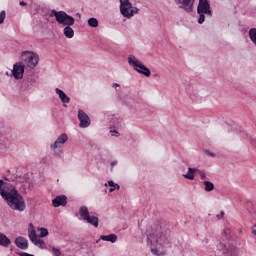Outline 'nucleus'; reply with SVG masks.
I'll list each match as a JSON object with an SVG mask.
<instances>
[{
    "label": "nucleus",
    "instance_id": "4be33fe9",
    "mask_svg": "<svg viewBox=\"0 0 256 256\" xmlns=\"http://www.w3.org/2000/svg\"><path fill=\"white\" fill-rule=\"evenodd\" d=\"M64 36L68 39H71L74 37V30L70 26H65L64 28Z\"/></svg>",
    "mask_w": 256,
    "mask_h": 256
},
{
    "label": "nucleus",
    "instance_id": "a878e982",
    "mask_svg": "<svg viewBox=\"0 0 256 256\" xmlns=\"http://www.w3.org/2000/svg\"><path fill=\"white\" fill-rule=\"evenodd\" d=\"M41 233L39 234L38 238H44L48 236L47 228H39L38 229Z\"/></svg>",
    "mask_w": 256,
    "mask_h": 256
},
{
    "label": "nucleus",
    "instance_id": "4468645a",
    "mask_svg": "<svg viewBox=\"0 0 256 256\" xmlns=\"http://www.w3.org/2000/svg\"><path fill=\"white\" fill-rule=\"evenodd\" d=\"M68 140L69 137L66 135V133H62L60 136H58L57 140H55L54 144L51 145V149H60Z\"/></svg>",
    "mask_w": 256,
    "mask_h": 256
},
{
    "label": "nucleus",
    "instance_id": "6ab92c4d",
    "mask_svg": "<svg viewBox=\"0 0 256 256\" xmlns=\"http://www.w3.org/2000/svg\"><path fill=\"white\" fill-rule=\"evenodd\" d=\"M11 243L12 242L5 234L0 233V246L7 248Z\"/></svg>",
    "mask_w": 256,
    "mask_h": 256
},
{
    "label": "nucleus",
    "instance_id": "c756f323",
    "mask_svg": "<svg viewBox=\"0 0 256 256\" xmlns=\"http://www.w3.org/2000/svg\"><path fill=\"white\" fill-rule=\"evenodd\" d=\"M115 190H119V185L118 184H116V186L110 187L109 193H112Z\"/></svg>",
    "mask_w": 256,
    "mask_h": 256
},
{
    "label": "nucleus",
    "instance_id": "c9c22d12",
    "mask_svg": "<svg viewBox=\"0 0 256 256\" xmlns=\"http://www.w3.org/2000/svg\"><path fill=\"white\" fill-rule=\"evenodd\" d=\"M20 6H26L25 1H20Z\"/></svg>",
    "mask_w": 256,
    "mask_h": 256
},
{
    "label": "nucleus",
    "instance_id": "cd10ccee",
    "mask_svg": "<svg viewBox=\"0 0 256 256\" xmlns=\"http://www.w3.org/2000/svg\"><path fill=\"white\" fill-rule=\"evenodd\" d=\"M52 253H54L55 256H61V251L58 248H52Z\"/></svg>",
    "mask_w": 256,
    "mask_h": 256
},
{
    "label": "nucleus",
    "instance_id": "dca6fc26",
    "mask_svg": "<svg viewBox=\"0 0 256 256\" xmlns=\"http://www.w3.org/2000/svg\"><path fill=\"white\" fill-rule=\"evenodd\" d=\"M14 244H16V247L20 250L28 249V240L23 237H17L16 240H14Z\"/></svg>",
    "mask_w": 256,
    "mask_h": 256
},
{
    "label": "nucleus",
    "instance_id": "4c0bfd02",
    "mask_svg": "<svg viewBox=\"0 0 256 256\" xmlns=\"http://www.w3.org/2000/svg\"><path fill=\"white\" fill-rule=\"evenodd\" d=\"M113 133H115V134H116V135H115L116 137L118 136V132H117V131H113Z\"/></svg>",
    "mask_w": 256,
    "mask_h": 256
},
{
    "label": "nucleus",
    "instance_id": "39448f33",
    "mask_svg": "<svg viewBox=\"0 0 256 256\" xmlns=\"http://www.w3.org/2000/svg\"><path fill=\"white\" fill-rule=\"evenodd\" d=\"M198 23L200 25L204 24L205 22V15L211 17L212 10L208 0H199L198 4Z\"/></svg>",
    "mask_w": 256,
    "mask_h": 256
},
{
    "label": "nucleus",
    "instance_id": "9b49d317",
    "mask_svg": "<svg viewBox=\"0 0 256 256\" xmlns=\"http://www.w3.org/2000/svg\"><path fill=\"white\" fill-rule=\"evenodd\" d=\"M25 72V65L23 62H17L13 65L12 76L16 80H21L23 78V73Z\"/></svg>",
    "mask_w": 256,
    "mask_h": 256
},
{
    "label": "nucleus",
    "instance_id": "f8f14e48",
    "mask_svg": "<svg viewBox=\"0 0 256 256\" xmlns=\"http://www.w3.org/2000/svg\"><path fill=\"white\" fill-rule=\"evenodd\" d=\"M179 8L184 9L187 13L193 12V4L195 0H174Z\"/></svg>",
    "mask_w": 256,
    "mask_h": 256
},
{
    "label": "nucleus",
    "instance_id": "473e14b6",
    "mask_svg": "<svg viewBox=\"0 0 256 256\" xmlns=\"http://www.w3.org/2000/svg\"><path fill=\"white\" fill-rule=\"evenodd\" d=\"M224 217V212H221V215H216V218L221 219Z\"/></svg>",
    "mask_w": 256,
    "mask_h": 256
},
{
    "label": "nucleus",
    "instance_id": "bb28decb",
    "mask_svg": "<svg viewBox=\"0 0 256 256\" xmlns=\"http://www.w3.org/2000/svg\"><path fill=\"white\" fill-rule=\"evenodd\" d=\"M5 19H6V12L1 11L0 12V25H2L5 22Z\"/></svg>",
    "mask_w": 256,
    "mask_h": 256
},
{
    "label": "nucleus",
    "instance_id": "423d86ee",
    "mask_svg": "<svg viewBox=\"0 0 256 256\" xmlns=\"http://www.w3.org/2000/svg\"><path fill=\"white\" fill-rule=\"evenodd\" d=\"M138 13V8L132 6L129 0H120V14L126 19H130Z\"/></svg>",
    "mask_w": 256,
    "mask_h": 256
},
{
    "label": "nucleus",
    "instance_id": "aec40b11",
    "mask_svg": "<svg viewBox=\"0 0 256 256\" xmlns=\"http://www.w3.org/2000/svg\"><path fill=\"white\" fill-rule=\"evenodd\" d=\"M117 239H118V236H116V234H109L107 236H105V235L100 236V240L108 241L110 243H115Z\"/></svg>",
    "mask_w": 256,
    "mask_h": 256
},
{
    "label": "nucleus",
    "instance_id": "2f4dec72",
    "mask_svg": "<svg viewBox=\"0 0 256 256\" xmlns=\"http://www.w3.org/2000/svg\"><path fill=\"white\" fill-rule=\"evenodd\" d=\"M108 185L110 188L116 187V184L113 181H109Z\"/></svg>",
    "mask_w": 256,
    "mask_h": 256
},
{
    "label": "nucleus",
    "instance_id": "f03ea898",
    "mask_svg": "<svg viewBox=\"0 0 256 256\" xmlns=\"http://www.w3.org/2000/svg\"><path fill=\"white\" fill-rule=\"evenodd\" d=\"M147 239L151 245L158 244L163 247L169 245V236L161 232L160 226H154L151 230H147Z\"/></svg>",
    "mask_w": 256,
    "mask_h": 256
},
{
    "label": "nucleus",
    "instance_id": "5701e85b",
    "mask_svg": "<svg viewBox=\"0 0 256 256\" xmlns=\"http://www.w3.org/2000/svg\"><path fill=\"white\" fill-rule=\"evenodd\" d=\"M248 36L251 42L256 46V28H252L248 31Z\"/></svg>",
    "mask_w": 256,
    "mask_h": 256
},
{
    "label": "nucleus",
    "instance_id": "7c9ffc66",
    "mask_svg": "<svg viewBox=\"0 0 256 256\" xmlns=\"http://www.w3.org/2000/svg\"><path fill=\"white\" fill-rule=\"evenodd\" d=\"M251 233L256 236V224L251 227Z\"/></svg>",
    "mask_w": 256,
    "mask_h": 256
},
{
    "label": "nucleus",
    "instance_id": "ddd939ff",
    "mask_svg": "<svg viewBox=\"0 0 256 256\" xmlns=\"http://www.w3.org/2000/svg\"><path fill=\"white\" fill-rule=\"evenodd\" d=\"M78 120H80V127L85 129L90 126L89 116L83 110H78Z\"/></svg>",
    "mask_w": 256,
    "mask_h": 256
},
{
    "label": "nucleus",
    "instance_id": "72a5a7b5",
    "mask_svg": "<svg viewBox=\"0 0 256 256\" xmlns=\"http://www.w3.org/2000/svg\"><path fill=\"white\" fill-rule=\"evenodd\" d=\"M151 252L154 253V255H157V256L160 255V254L157 253V250H156V249H153V248H152V249H151Z\"/></svg>",
    "mask_w": 256,
    "mask_h": 256
},
{
    "label": "nucleus",
    "instance_id": "e433bc0d",
    "mask_svg": "<svg viewBox=\"0 0 256 256\" xmlns=\"http://www.w3.org/2000/svg\"><path fill=\"white\" fill-rule=\"evenodd\" d=\"M119 87L117 83H113V88Z\"/></svg>",
    "mask_w": 256,
    "mask_h": 256
},
{
    "label": "nucleus",
    "instance_id": "58836bf2",
    "mask_svg": "<svg viewBox=\"0 0 256 256\" xmlns=\"http://www.w3.org/2000/svg\"><path fill=\"white\" fill-rule=\"evenodd\" d=\"M116 165V162H112V166H115Z\"/></svg>",
    "mask_w": 256,
    "mask_h": 256
},
{
    "label": "nucleus",
    "instance_id": "20e7f679",
    "mask_svg": "<svg viewBox=\"0 0 256 256\" xmlns=\"http://www.w3.org/2000/svg\"><path fill=\"white\" fill-rule=\"evenodd\" d=\"M128 64L134 68V70L141 74L142 76H145L147 78H150L151 72L150 69H148L146 66H144L143 62L138 60L135 56H129L128 57Z\"/></svg>",
    "mask_w": 256,
    "mask_h": 256
},
{
    "label": "nucleus",
    "instance_id": "f704fd0d",
    "mask_svg": "<svg viewBox=\"0 0 256 256\" xmlns=\"http://www.w3.org/2000/svg\"><path fill=\"white\" fill-rule=\"evenodd\" d=\"M20 256H34V255L24 252V253L20 254Z\"/></svg>",
    "mask_w": 256,
    "mask_h": 256
},
{
    "label": "nucleus",
    "instance_id": "f257e3e1",
    "mask_svg": "<svg viewBox=\"0 0 256 256\" xmlns=\"http://www.w3.org/2000/svg\"><path fill=\"white\" fill-rule=\"evenodd\" d=\"M1 198L6 201L10 209L23 212L26 209L25 199L18 190L0 192Z\"/></svg>",
    "mask_w": 256,
    "mask_h": 256
},
{
    "label": "nucleus",
    "instance_id": "1a4fd4ad",
    "mask_svg": "<svg viewBox=\"0 0 256 256\" xmlns=\"http://www.w3.org/2000/svg\"><path fill=\"white\" fill-rule=\"evenodd\" d=\"M28 232H29V239H30V241H32L33 245H36V247H38V248L44 249L45 242H44V240H42L38 237L33 224H29Z\"/></svg>",
    "mask_w": 256,
    "mask_h": 256
},
{
    "label": "nucleus",
    "instance_id": "6e6552de",
    "mask_svg": "<svg viewBox=\"0 0 256 256\" xmlns=\"http://www.w3.org/2000/svg\"><path fill=\"white\" fill-rule=\"evenodd\" d=\"M22 60L30 69H34L38 65L39 56L33 52H23Z\"/></svg>",
    "mask_w": 256,
    "mask_h": 256
},
{
    "label": "nucleus",
    "instance_id": "f3484780",
    "mask_svg": "<svg viewBox=\"0 0 256 256\" xmlns=\"http://www.w3.org/2000/svg\"><path fill=\"white\" fill-rule=\"evenodd\" d=\"M15 189L16 188L14 185H12L6 181L0 180V193L7 192V191H13Z\"/></svg>",
    "mask_w": 256,
    "mask_h": 256
},
{
    "label": "nucleus",
    "instance_id": "a211bd4d",
    "mask_svg": "<svg viewBox=\"0 0 256 256\" xmlns=\"http://www.w3.org/2000/svg\"><path fill=\"white\" fill-rule=\"evenodd\" d=\"M55 93H57V95L60 97V100L62 103H64V104L70 103V97L67 96V94L64 93L63 90L57 88V89H55Z\"/></svg>",
    "mask_w": 256,
    "mask_h": 256
},
{
    "label": "nucleus",
    "instance_id": "393cba45",
    "mask_svg": "<svg viewBox=\"0 0 256 256\" xmlns=\"http://www.w3.org/2000/svg\"><path fill=\"white\" fill-rule=\"evenodd\" d=\"M90 27L96 28L99 26L98 19L96 18H90L89 21H87Z\"/></svg>",
    "mask_w": 256,
    "mask_h": 256
},
{
    "label": "nucleus",
    "instance_id": "0eeeda50",
    "mask_svg": "<svg viewBox=\"0 0 256 256\" xmlns=\"http://www.w3.org/2000/svg\"><path fill=\"white\" fill-rule=\"evenodd\" d=\"M79 214L81 219L92 225L94 228H98L99 226V218L96 216H91L89 209L86 206H81L79 210Z\"/></svg>",
    "mask_w": 256,
    "mask_h": 256
},
{
    "label": "nucleus",
    "instance_id": "2eb2a0df",
    "mask_svg": "<svg viewBox=\"0 0 256 256\" xmlns=\"http://www.w3.org/2000/svg\"><path fill=\"white\" fill-rule=\"evenodd\" d=\"M67 205V197L65 195H60L55 197V199L52 200V206L54 208H58L60 206L66 207Z\"/></svg>",
    "mask_w": 256,
    "mask_h": 256
},
{
    "label": "nucleus",
    "instance_id": "9d476101",
    "mask_svg": "<svg viewBox=\"0 0 256 256\" xmlns=\"http://www.w3.org/2000/svg\"><path fill=\"white\" fill-rule=\"evenodd\" d=\"M218 256H236L233 247L230 244H224L223 242L218 245Z\"/></svg>",
    "mask_w": 256,
    "mask_h": 256
},
{
    "label": "nucleus",
    "instance_id": "b1692460",
    "mask_svg": "<svg viewBox=\"0 0 256 256\" xmlns=\"http://www.w3.org/2000/svg\"><path fill=\"white\" fill-rule=\"evenodd\" d=\"M203 185H205L206 192H211V191H214V189H215V186L212 182L205 181V182H203Z\"/></svg>",
    "mask_w": 256,
    "mask_h": 256
},
{
    "label": "nucleus",
    "instance_id": "7ed1b4c3",
    "mask_svg": "<svg viewBox=\"0 0 256 256\" xmlns=\"http://www.w3.org/2000/svg\"><path fill=\"white\" fill-rule=\"evenodd\" d=\"M52 15L55 17V21H57L58 24L64 26V27H71L74 25L76 20L73 16H70L64 11H56L52 10Z\"/></svg>",
    "mask_w": 256,
    "mask_h": 256
},
{
    "label": "nucleus",
    "instance_id": "c85d7f7f",
    "mask_svg": "<svg viewBox=\"0 0 256 256\" xmlns=\"http://www.w3.org/2000/svg\"><path fill=\"white\" fill-rule=\"evenodd\" d=\"M197 172L199 173L200 179L205 180L207 178V175L205 174L204 171H199L198 170Z\"/></svg>",
    "mask_w": 256,
    "mask_h": 256
},
{
    "label": "nucleus",
    "instance_id": "412c9836",
    "mask_svg": "<svg viewBox=\"0 0 256 256\" xmlns=\"http://www.w3.org/2000/svg\"><path fill=\"white\" fill-rule=\"evenodd\" d=\"M198 171V169L195 168H189L187 171V174L183 175L184 179L192 181L195 179L194 174Z\"/></svg>",
    "mask_w": 256,
    "mask_h": 256
}]
</instances>
